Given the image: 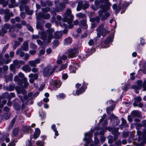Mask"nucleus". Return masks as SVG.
<instances>
[{"label": "nucleus", "mask_w": 146, "mask_h": 146, "mask_svg": "<svg viewBox=\"0 0 146 146\" xmlns=\"http://www.w3.org/2000/svg\"><path fill=\"white\" fill-rule=\"evenodd\" d=\"M54 32V29L51 28L46 31L47 34L44 32H39V35H40V38L41 39L45 41H46L47 43H49L53 38L52 33Z\"/></svg>", "instance_id": "1"}, {"label": "nucleus", "mask_w": 146, "mask_h": 146, "mask_svg": "<svg viewBox=\"0 0 146 146\" xmlns=\"http://www.w3.org/2000/svg\"><path fill=\"white\" fill-rule=\"evenodd\" d=\"M63 21L64 22H67L70 28L72 27V22L73 16L71 14V11L69 9H68L63 15Z\"/></svg>", "instance_id": "2"}, {"label": "nucleus", "mask_w": 146, "mask_h": 146, "mask_svg": "<svg viewBox=\"0 0 146 146\" xmlns=\"http://www.w3.org/2000/svg\"><path fill=\"white\" fill-rule=\"evenodd\" d=\"M56 68V66L52 67L50 64L47 65L42 71L43 76L44 77L50 76L54 72Z\"/></svg>", "instance_id": "3"}, {"label": "nucleus", "mask_w": 146, "mask_h": 146, "mask_svg": "<svg viewBox=\"0 0 146 146\" xmlns=\"http://www.w3.org/2000/svg\"><path fill=\"white\" fill-rule=\"evenodd\" d=\"M98 32L97 34V36L100 37L101 34L102 36H104L107 33L108 30L105 28H104V24H102L100 25L99 27L97 29Z\"/></svg>", "instance_id": "4"}, {"label": "nucleus", "mask_w": 146, "mask_h": 146, "mask_svg": "<svg viewBox=\"0 0 146 146\" xmlns=\"http://www.w3.org/2000/svg\"><path fill=\"white\" fill-rule=\"evenodd\" d=\"M89 5L88 2H85L82 3L81 2H79L78 5L77 10L78 11H80L82 9H85L88 7Z\"/></svg>", "instance_id": "5"}, {"label": "nucleus", "mask_w": 146, "mask_h": 146, "mask_svg": "<svg viewBox=\"0 0 146 146\" xmlns=\"http://www.w3.org/2000/svg\"><path fill=\"white\" fill-rule=\"evenodd\" d=\"M87 83L85 82H84L83 83L82 86L80 89L79 90L77 89L76 90V94L78 95L84 93L85 91V90L87 88Z\"/></svg>", "instance_id": "6"}, {"label": "nucleus", "mask_w": 146, "mask_h": 146, "mask_svg": "<svg viewBox=\"0 0 146 146\" xmlns=\"http://www.w3.org/2000/svg\"><path fill=\"white\" fill-rule=\"evenodd\" d=\"M40 61V58H37L34 60L29 61V64L31 66L35 67L36 66V64L39 63Z\"/></svg>", "instance_id": "7"}, {"label": "nucleus", "mask_w": 146, "mask_h": 146, "mask_svg": "<svg viewBox=\"0 0 146 146\" xmlns=\"http://www.w3.org/2000/svg\"><path fill=\"white\" fill-rule=\"evenodd\" d=\"M137 86L133 85L131 87L132 88L135 90V92L138 93V92L137 91V90H139L142 87V82L140 80H139L137 82Z\"/></svg>", "instance_id": "8"}, {"label": "nucleus", "mask_w": 146, "mask_h": 146, "mask_svg": "<svg viewBox=\"0 0 146 146\" xmlns=\"http://www.w3.org/2000/svg\"><path fill=\"white\" fill-rule=\"evenodd\" d=\"M13 63L15 66H17V68H19L21 66L20 65L24 64H25V62L23 61H18L17 60H15L13 61Z\"/></svg>", "instance_id": "9"}, {"label": "nucleus", "mask_w": 146, "mask_h": 146, "mask_svg": "<svg viewBox=\"0 0 146 146\" xmlns=\"http://www.w3.org/2000/svg\"><path fill=\"white\" fill-rule=\"evenodd\" d=\"M108 104L112 105L111 106L107 108V113H109L110 111H112L114 108V106L113 105L114 104V102H113L112 100H110L109 102H108Z\"/></svg>", "instance_id": "10"}, {"label": "nucleus", "mask_w": 146, "mask_h": 146, "mask_svg": "<svg viewBox=\"0 0 146 146\" xmlns=\"http://www.w3.org/2000/svg\"><path fill=\"white\" fill-rule=\"evenodd\" d=\"M93 132V131H92L91 133L90 132L85 133L84 134V138L83 139L84 141H88V138L90 139L92 136Z\"/></svg>", "instance_id": "11"}, {"label": "nucleus", "mask_w": 146, "mask_h": 146, "mask_svg": "<svg viewBox=\"0 0 146 146\" xmlns=\"http://www.w3.org/2000/svg\"><path fill=\"white\" fill-rule=\"evenodd\" d=\"M16 90L18 94H22L23 95H24L27 93V91L26 90L23 88H21L18 87L16 88Z\"/></svg>", "instance_id": "12"}, {"label": "nucleus", "mask_w": 146, "mask_h": 146, "mask_svg": "<svg viewBox=\"0 0 146 146\" xmlns=\"http://www.w3.org/2000/svg\"><path fill=\"white\" fill-rule=\"evenodd\" d=\"M22 69L26 72H30L31 71V68L29 65L26 64L22 67Z\"/></svg>", "instance_id": "13"}, {"label": "nucleus", "mask_w": 146, "mask_h": 146, "mask_svg": "<svg viewBox=\"0 0 146 146\" xmlns=\"http://www.w3.org/2000/svg\"><path fill=\"white\" fill-rule=\"evenodd\" d=\"M35 130L33 137L34 139H36L39 136L40 133V131L38 128H36Z\"/></svg>", "instance_id": "14"}, {"label": "nucleus", "mask_w": 146, "mask_h": 146, "mask_svg": "<svg viewBox=\"0 0 146 146\" xmlns=\"http://www.w3.org/2000/svg\"><path fill=\"white\" fill-rule=\"evenodd\" d=\"M110 9V7L109 6H106L102 10H100L98 11L99 15L100 17H101L103 13L108 10Z\"/></svg>", "instance_id": "15"}, {"label": "nucleus", "mask_w": 146, "mask_h": 146, "mask_svg": "<svg viewBox=\"0 0 146 146\" xmlns=\"http://www.w3.org/2000/svg\"><path fill=\"white\" fill-rule=\"evenodd\" d=\"M28 42L27 41L23 43V45L21 46V48L23 50L25 51L28 50Z\"/></svg>", "instance_id": "16"}, {"label": "nucleus", "mask_w": 146, "mask_h": 146, "mask_svg": "<svg viewBox=\"0 0 146 146\" xmlns=\"http://www.w3.org/2000/svg\"><path fill=\"white\" fill-rule=\"evenodd\" d=\"M39 15L40 17L46 19H49L50 17V15L49 14L47 13L45 15H43L41 12L39 13Z\"/></svg>", "instance_id": "17"}, {"label": "nucleus", "mask_w": 146, "mask_h": 146, "mask_svg": "<svg viewBox=\"0 0 146 146\" xmlns=\"http://www.w3.org/2000/svg\"><path fill=\"white\" fill-rule=\"evenodd\" d=\"M62 36L61 32H56L54 34V36L55 38L59 39Z\"/></svg>", "instance_id": "18"}, {"label": "nucleus", "mask_w": 146, "mask_h": 146, "mask_svg": "<svg viewBox=\"0 0 146 146\" xmlns=\"http://www.w3.org/2000/svg\"><path fill=\"white\" fill-rule=\"evenodd\" d=\"M72 39L68 37L65 40L64 44L65 45H69L72 43Z\"/></svg>", "instance_id": "19"}, {"label": "nucleus", "mask_w": 146, "mask_h": 146, "mask_svg": "<svg viewBox=\"0 0 146 146\" xmlns=\"http://www.w3.org/2000/svg\"><path fill=\"white\" fill-rule=\"evenodd\" d=\"M110 15V13L109 12L106 13L101 18L102 20L104 21L107 19Z\"/></svg>", "instance_id": "20"}, {"label": "nucleus", "mask_w": 146, "mask_h": 146, "mask_svg": "<svg viewBox=\"0 0 146 146\" xmlns=\"http://www.w3.org/2000/svg\"><path fill=\"white\" fill-rule=\"evenodd\" d=\"M16 54L17 55L19 54L20 56L21 57L23 56L25 54L24 52L22 51L21 49L17 50Z\"/></svg>", "instance_id": "21"}, {"label": "nucleus", "mask_w": 146, "mask_h": 146, "mask_svg": "<svg viewBox=\"0 0 146 146\" xmlns=\"http://www.w3.org/2000/svg\"><path fill=\"white\" fill-rule=\"evenodd\" d=\"M68 54L69 58H72L73 56V49H69L68 50Z\"/></svg>", "instance_id": "22"}, {"label": "nucleus", "mask_w": 146, "mask_h": 146, "mask_svg": "<svg viewBox=\"0 0 146 146\" xmlns=\"http://www.w3.org/2000/svg\"><path fill=\"white\" fill-rule=\"evenodd\" d=\"M100 20V18L99 17H97L95 18H92L90 19V21L92 22L95 23H99Z\"/></svg>", "instance_id": "23"}, {"label": "nucleus", "mask_w": 146, "mask_h": 146, "mask_svg": "<svg viewBox=\"0 0 146 146\" xmlns=\"http://www.w3.org/2000/svg\"><path fill=\"white\" fill-rule=\"evenodd\" d=\"M14 80L15 82H17L19 85H22L23 82L19 79L18 76H16L14 78Z\"/></svg>", "instance_id": "24"}, {"label": "nucleus", "mask_w": 146, "mask_h": 146, "mask_svg": "<svg viewBox=\"0 0 146 146\" xmlns=\"http://www.w3.org/2000/svg\"><path fill=\"white\" fill-rule=\"evenodd\" d=\"M132 115L133 116L139 117L141 115V113L138 111H132Z\"/></svg>", "instance_id": "25"}, {"label": "nucleus", "mask_w": 146, "mask_h": 146, "mask_svg": "<svg viewBox=\"0 0 146 146\" xmlns=\"http://www.w3.org/2000/svg\"><path fill=\"white\" fill-rule=\"evenodd\" d=\"M23 82L22 84L24 83V85L23 86L25 88H26L27 87L29 83L27 82V79L26 78H23Z\"/></svg>", "instance_id": "26"}, {"label": "nucleus", "mask_w": 146, "mask_h": 146, "mask_svg": "<svg viewBox=\"0 0 146 146\" xmlns=\"http://www.w3.org/2000/svg\"><path fill=\"white\" fill-rule=\"evenodd\" d=\"M29 77L30 78H33L35 79H37L38 78V75L37 74H33L31 73L29 75Z\"/></svg>", "instance_id": "27"}, {"label": "nucleus", "mask_w": 146, "mask_h": 146, "mask_svg": "<svg viewBox=\"0 0 146 146\" xmlns=\"http://www.w3.org/2000/svg\"><path fill=\"white\" fill-rule=\"evenodd\" d=\"M141 99L139 96L135 98V102L133 103L134 106L135 107L137 106V105H136V104H137L136 102H140L141 101Z\"/></svg>", "instance_id": "28"}, {"label": "nucleus", "mask_w": 146, "mask_h": 146, "mask_svg": "<svg viewBox=\"0 0 146 146\" xmlns=\"http://www.w3.org/2000/svg\"><path fill=\"white\" fill-rule=\"evenodd\" d=\"M81 25L83 26V28L85 29L87 28V26L86 23V22L85 20H82L81 21Z\"/></svg>", "instance_id": "29"}, {"label": "nucleus", "mask_w": 146, "mask_h": 146, "mask_svg": "<svg viewBox=\"0 0 146 146\" xmlns=\"http://www.w3.org/2000/svg\"><path fill=\"white\" fill-rule=\"evenodd\" d=\"M113 38L112 37H108L107 39L104 42L105 44H106L110 42H112L113 40Z\"/></svg>", "instance_id": "30"}, {"label": "nucleus", "mask_w": 146, "mask_h": 146, "mask_svg": "<svg viewBox=\"0 0 146 146\" xmlns=\"http://www.w3.org/2000/svg\"><path fill=\"white\" fill-rule=\"evenodd\" d=\"M76 16L80 18H84L86 16L84 14L81 13H79L76 14Z\"/></svg>", "instance_id": "31"}, {"label": "nucleus", "mask_w": 146, "mask_h": 146, "mask_svg": "<svg viewBox=\"0 0 146 146\" xmlns=\"http://www.w3.org/2000/svg\"><path fill=\"white\" fill-rule=\"evenodd\" d=\"M0 3L3 4V7H6L8 4L7 1H5L4 0H0Z\"/></svg>", "instance_id": "32"}, {"label": "nucleus", "mask_w": 146, "mask_h": 146, "mask_svg": "<svg viewBox=\"0 0 146 146\" xmlns=\"http://www.w3.org/2000/svg\"><path fill=\"white\" fill-rule=\"evenodd\" d=\"M59 44V43L58 40H55L53 42L52 47L53 48H55Z\"/></svg>", "instance_id": "33"}, {"label": "nucleus", "mask_w": 146, "mask_h": 146, "mask_svg": "<svg viewBox=\"0 0 146 146\" xmlns=\"http://www.w3.org/2000/svg\"><path fill=\"white\" fill-rule=\"evenodd\" d=\"M8 67L7 66H4L3 67V73H5L8 70Z\"/></svg>", "instance_id": "34"}, {"label": "nucleus", "mask_w": 146, "mask_h": 146, "mask_svg": "<svg viewBox=\"0 0 146 146\" xmlns=\"http://www.w3.org/2000/svg\"><path fill=\"white\" fill-rule=\"evenodd\" d=\"M37 146H43L44 143L43 142L39 141H37L36 143Z\"/></svg>", "instance_id": "35"}, {"label": "nucleus", "mask_w": 146, "mask_h": 146, "mask_svg": "<svg viewBox=\"0 0 146 146\" xmlns=\"http://www.w3.org/2000/svg\"><path fill=\"white\" fill-rule=\"evenodd\" d=\"M45 52V50L44 49H42L40 50L38 55L40 56L44 54Z\"/></svg>", "instance_id": "36"}, {"label": "nucleus", "mask_w": 146, "mask_h": 146, "mask_svg": "<svg viewBox=\"0 0 146 146\" xmlns=\"http://www.w3.org/2000/svg\"><path fill=\"white\" fill-rule=\"evenodd\" d=\"M78 50L77 48H74V56L75 55L76 56L77 55L78 53Z\"/></svg>", "instance_id": "37"}, {"label": "nucleus", "mask_w": 146, "mask_h": 146, "mask_svg": "<svg viewBox=\"0 0 146 146\" xmlns=\"http://www.w3.org/2000/svg\"><path fill=\"white\" fill-rule=\"evenodd\" d=\"M49 8L47 7L45 8H43L42 9V11L43 12H47L49 11Z\"/></svg>", "instance_id": "38"}, {"label": "nucleus", "mask_w": 146, "mask_h": 146, "mask_svg": "<svg viewBox=\"0 0 146 146\" xmlns=\"http://www.w3.org/2000/svg\"><path fill=\"white\" fill-rule=\"evenodd\" d=\"M18 133V129L17 128H15L14 129L13 131V134L16 135Z\"/></svg>", "instance_id": "39"}, {"label": "nucleus", "mask_w": 146, "mask_h": 146, "mask_svg": "<svg viewBox=\"0 0 146 146\" xmlns=\"http://www.w3.org/2000/svg\"><path fill=\"white\" fill-rule=\"evenodd\" d=\"M67 67V65L66 64L62 65L60 68L59 70H62L64 69H65Z\"/></svg>", "instance_id": "40"}, {"label": "nucleus", "mask_w": 146, "mask_h": 146, "mask_svg": "<svg viewBox=\"0 0 146 146\" xmlns=\"http://www.w3.org/2000/svg\"><path fill=\"white\" fill-rule=\"evenodd\" d=\"M15 66L14 64H11L10 66V70L11 71L14 70Z\"/></svg>", "instance_id": "41"}, {"label": "nucleus", "mask_w": 146, "mask_h": 146, "mask_svg": "<svg viewBox=\"0 0 146 146\" xmlns=\"http://www.w3.org/2000/svg\"><path fill=\"white\" fill-rule=\"evenodd\" d=\"M91 7L93 10H97L99 8L98 6H96L95 5L92 6Z\"/></svg>", "instance_id": "42"}, {"label": "nucleus", "mask_w": 146, "mask_h": 146, "mask_svg": "<svg viewBox=\"0 0 146 146\" xmlns=\"http://www.w3.org/2000/svg\"><path fill=\"white\" fill-rule=\"evenodd\" d=\"M65 96V95L64 94H60L58 96V98H63Z\"/></svg>", "instance_id": "43"}, {"label": "nucleus", "mask_w": 146, "mask_h": 146, "mask_svg": "<svg viewBox=\"0 0 146 146\" xmlns=\"http://www.w3.org/2000/svg\"><path fill=\"white\" fill-rule=\"evenodd\" d=\"M100 3V1L98 0H96L95 1L94 3L96 6H98L99 7V5Z\"/></svg>", "instance_id": "44"}, {"label": "nucleus", "mask_w": 146, "mask_h": 146, "mask_svg": "<svg viewBox=\"0 0 146 146\" xmlns=\"http://www.w3.org/2000/svg\"><path fill=\"white\" fill-rule=\"evenodd\" d=\"M18 75L21 78H25L24 77V74L21 72H20L19 73Z\"/></svg>", "instance_id": "45"}, {"label": "nucleus", "mask_w": 146, "mask_h": 146, "mask_svg": "<svg viewBox=\"0 0 146 146\" xmlns=\"http://www.w3.org/2000/svg\"><path fill=\"white\" fill-rule=\"evenodd\" d=\"M94 43V42L93 40L92 39L90 40L89 42H88V44L90 46H92L93 45Z\"/></svg>", "instance_id": "46"}, {"label": "nucleus", "mask_w": 146, "mask_h": 146, "mask_svg": "<svg viewBox=\"0 0 146 146\" xmlns=\"http://www.w3.org/2000/svg\"><path fill=\"white\" fill-rule=\"evenodd\" d=\"M146 84V81H145L144 82L143 85V90H146V86L145 85Z\"/></svg>", "instance_id": "47"}, {"label": "nucleus", "mask_w": 146, "mask_h": 146, "mask_svg": "<svg viewBox=\"0 0 146 146\" xmlns=\"http://www.w3.org/2000/svg\"><path fill=\"white\" fill-rule=\"evenodd\" d=\"M68 77L67 74H65L62 75V78L64 79L65 80Z\"/></svg>", "instance_id": "48"}, {"label": "nucleus", "mask_w": 146, "mask_h": 146, "mask_svg": "<svg viewBox=\"0 0 146 146\" xmlns=\"http://www.w3.org/2000/svg\"><path fill=\"white\" fill-rule=\"evenodd\" d=\"M37 42L39 45L42 46L43 44V42L40 40H37Z\"/></svg>", "instance_id": "49"}, {"label": "nucleus", "mask_w": 146, "mask_h": 146, "mask_svg": "<svg viewBox=\"0 0 146 146\" xmlns=\"http://www.w3.org/2000/svg\"><path fill=\"white\" fill-rule=\"evenodd\" d=\"M52 49L50 48H48L46 50V52L47 54H49L52 52Z\"/></svg>", "instance_id": "50"}, {"label": "nucleus", "mask_w": 146, "mask_h": 146, "mask_svg": "<svg viewBox=\"0 0 146 146\" xmlns=\"http://www.w3.org/2000/svg\"><path fill=\"white\" fill-rule=\"evenodd\" d=\"M39 38V36L37 35H34L32 36V38L33 39H37Z\"/></svg>", "instance_id": "51"}, {"label": "nucleus", "mask_w": 146, "mask_h": 146, "mask_svg": "<svg viewBox=\"0 0 146 146\" xmlns=\"http://www.w3.org/2000/svg\"><path fill=\"white\" fill-rule=\"evenodd\" d=\"M31 46L33 48H35L36 47V45L33 43H31Z\"/></svg>", "instance_id": "52"}, {"label": "nucleus", "mask_w": 146, "mask_h": 146, "mask_svg": "<svg viewBox=\"0 0 146 146\" xmlns=\"http://www.w3.org/2000/svg\"><path fill=\"white\" fill-rule=\"evenodd\" d=\"M10 56L11 58H13L14 56V52L13 51H11L10 52Z\"/></svg>", "instance_id": "53"}, {"label": "nucleus", "mask_w": 146, "mask_h": 146, "mask_svg": "<svg viewBox=\"0 0 146 146\" xmlns=\"http://www.w3.org/2000/svg\"><path fill=\"white\" fill-rule=\"evenodd\" d=\"M51 24L50 23H47L45 24V27L46 28H50L51 26Z\"/></svg>", "instance_id": "54"}, {"label": "nucleus", "mask_w": 146, "mask_h": 146, "mask_svg": "<svg viewBox=\"0 0 146 146\" xmlns=\"http://www.w3.org/2000/svg\"><path fill=\"white\" fill-rule=\"evenodd\" d=\"M7 29H5L4 27L2 29V31L3 34V35H4V34L7 33Z\"/></svg>", "instance_id": "55"}, {"label": "nucleus", "mask_w": 146, "mask_h": 146, "mask_svg": "<svg viewBox=\"0 0 146 146\" xmlns=\"http://www.w3.org/2000/svg\"><path fill=\"white\" fill-rule=\"evenodd\" d=\"M4 28L6 29H7L9 27V25L7 24H5L4 25Z\"/></svg>", "instance_id": "56"}, {"label": "nucleus", "mask_w": 146, "mask_h": 146, "mask_svg": "<svg viewBox=\"0 0 146 146\" xmlns=\"http://www.w3.org/2000/svg\"><path fill=\"white\" fill-rule=\"evenodd\" d=\"M36 51L35 50H32L29 51V53L32 55H33L36 53Z\"/></svg>", "instance_id": "57"}, {"label": "nucleus", "mask_w": 146, "mask_h": 146, "mask_svg": "<svg viewBox=\"0 0 146 146\" xmlns=\"http://www.w3.org/2000/svg\"><path fill=\"white\" fill-rule=\"evenodd\" d=\"M130 4V3L127 2H125L123 4V5L124 7H127Z\"/></svg>", "instance_id": "58"}, {"label": "nucleus", "mask_w": 146, "mask_h": 146, "mask_svg": "<svg viewBox=\"0 0 146 146\" xmlns=\"http://www.w3.org/2000/svg\"><path fill=\"white\" fill-rule=\"evenodd\" d=\"M128 119L129 122H131L132 121V118L131 116L128 115Z\"/></svg>", "instance_id": "59"}, {"label": "nucleus", "mask_w": 146, "mask_h": 146, "mask_svg": "<svg viewBox=\"0 0 146 146\" xmlns=\"http://www.w3.org/2000/svg\"><path fill=\"white\" fill-rule=\"evenodd\" d=\"M25 130H29L31 129V127L30 126H25Z\"/></svg>", "instance_id": "60"}, {"label": "nucleus", "mask_w": 146, "mask_h": 146, "mask_svg": "<svg viewBox=\"0 0 146 146\" xmlns=\"http://www.w3.org/2000/svg\"><path fill=\"white\" fill-rule=\"evenodd\" d=\"M67 58V56L65 55H63L62 56H61V58L62 59L65 60Z\"/></svg>", "instance_id": "61"}, {"label": "nucleus", "mask_w": 146, "mask_h": 146, "mask_svg": "<svg viewBox=\"0 0 146 146\" xmlns=\"http://www.w3.org/2000/svg\"><path fill=\"white\" fill-rule=\"evenodd\" d=\"M32 71L33 72H36L38 71V70L36 68H34L32 69Z\"/></svg>", "instance_id": "62"}, {"label": "nucleus", "mask_w": 146, "mask_h": 146, "mask_svg": "<svg viewBox=\"0 0 146 146\" xmlns=\"http://www.w3.org/2000/svg\"><path fill=\"white\" fill-rule=\"evenodd\" d=\"M14 87L13 86H9V88L8 89L9 91H12L14 89Z\"/></svg>", "instance_id": "63"}, {"label": "nucleus", "mask_w": 146, "mask_h": 146, "mask_svg": "<svg viewBox=\"0 0 146 146\" xmlns=\"http://www.w3.org/2000/svg\"><path fill=\"white\" fill-rule=\"evenodd\" d=\"M27 3V1L26 0H22L21 2V4H25Z\"/></svg>", "instance_id": "64"}]
</instances>
